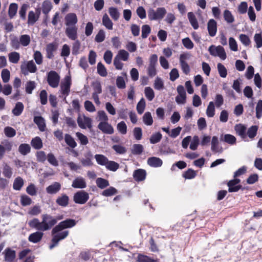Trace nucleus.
<instances>
[{
    "label": "nucleus",
    "instance_id": "obj_1",
    "mask_svg": "<svg viewBox=\"0 0 262 262\" xmlns=\"http://www.w3.org/2000/svg\"><path fill=\"white\" fill-rule=\"evenodd\" d=\"M62 217L56 218L50 214L45 213L41 215V221L34 218L28 222L30 227L40 231H46L51 229Z\"/></svg>",
    "mask_w": 262,
    "mask_h": 262
},
{
    "label": "nucleus",
    "instance_id": "obj_2",
    "mask_svg": "<svg viewBox=\"0 0 262 262\" xmlns=\"http://www.w3.org/2000/svg\"><path fill=\"white\" fill-rule=\"evenodd\" d=\"M94 157L98 164L105 166L109 170L115 171L119 167L118 163L108 160L107 158L103 155L96 154Z\"/></svg>",
    "mask_w": 262,
    "mask_h": 262
},
{
    "label": "nucleus",
    "instance_id": "obj_3",
    "mask_svg": "<svg viewBox=\"0 0 262 262\" xmlns=\"http://www.w3.org/2000/svg\"><path fill=\"white\" fill-rule=\"evenodd\" d=\"M167 11L164 7H158L156 10L150 8L148 10V17L150 20H160L165 16Z\"/></svg>",
    "mask_w": 262,
    "mask_h": 262
},
{
    "label": "nucleus",
    "instance_id": "obj_4",
    "mask_svg": "<svg viewBox=\"0 0 262 262\" xmlns=\"http://www.w3.org/2000/svg\"><path fill=\"white\" fill-rule=\"evenodd\" d=\"M20 70L21 73L26 76L30 73H35L37 71V67L32 60L25 61L21 63L20 65Z\"/></svg>",
    "mask_w": 262,
    "mask_h": 262
},
{
    "label": "nucleus",
    "instance_id": "obj_5",
    "mask_svg": "<svg viewBox=\"0 0 262 262\" xmlns=\"http://www.w3.org/2000/svg\"><path fill=\"white\" fill-rule=\"evenodd\" d=\"M208 51L212 56L218 57L222 60H225L227 57L225 49L221 46L211 45L208 48Z\"/></svg>",
    "mask_w": 262,
    "mask_h": 262
},
{
    "label": "nucleus",
    "instance_id": "obj_6",
    "mask_svg": "<svg viewBox=\"0 0 262 262\" xmlns=\"http://www.w3.org/2000/svg\"><path fill=\"white\" fill-rule=\"evenodd\" d=\"M71 85V78L70 76H66L60 83V91L63 97L66 100V97L69 94Z\"/></svg>",
    "mask_w": 262,
    "mask_h": 262
},
{
    "label": "nucleus",
    "instance_id": "obj_7",
    "mask_svg": "<svg viewBox=\"0 0 262 262\" xmlns=\"http://www.w3.org/2000/svg\"><path fill=\"white\" fill-rule=\"evenodd\" d=\"M60 77L54 71H50L47 75V81L49 85L53 88H57L59 85Z\"/></svg>",
    "mask_w": 262,
    "mask_h": 262
},
{
    "label": "nucleus",
    "instance_id": "obj_8",
    "mask_svg": "<svg viewBox=\"0 0 262 262\" xmlns=\"http://www.w3.org/2000/svg\"><path fill=\"white\" fill-rule=\"evenodd\" d=\"M77 123L79 126L83 129L92 127V119L84 115H79L77 118Z\"/></svg>",
    "mask_w": 262,
    "mask_h": 262
},
{
    "label": "nucleus",
    "instance_id": "obj_9",
    "mask_svg": "<svg viewBox=\"0 0 262 262\" xmlns=\"http://www.w3.org/2000/svg\"><path fill=\"white\" fill-rule=\"evenodd\" d=\"M56 226L52 230V235L54 238L57 240L58 242L64 239L69 235V232L68 230L63 229L62 228H58L56 229Z\"/></svg>",
    "mask_w": 262,
    "mask_h": 262
},
{
    "label": "nucleus",
    "instance_id": "obj_10",
    "mask_svg": "<svg viewBox=\"0 0 262 262\" xmlns=\"http://www.w3.org/2000/svg\"><path fill=\"white\" fill-rule=\"evenodd\" d=\"M89 199V194L84 191H79L73 196L74 201L79 204H85Z\"/></svg>",
    "mask_w": 262,
    "mask_h": 262
},
{
    "label": "nucleus",
    "instance_id": "obj_11",
    "mask_svg": "<svg viewBox=\"0 0 262 262\" xmlns=\"http://www.w3.org/2000/svg\"><path fill=\"white\" fill-rule=\"evenodd\" d=\"M178 96L176 97V101L179 104H184L186 103V94L183 86L180 85L177 87Z\"/></svg>",
    "mask_w": 262,
    "mask_h": 262
},
{
    "label": "nucleus",
    "instance_id": "obj_12",
    "mask_svg": "<svg viewBox=\"0 0 262 262\" xmlns=\"http://www.w3.org/2000/svg\"><path fill=\"white\" fill-rule=\"evenodd\" d=\"M98 128L103 133L111 135L114 132L113 127L108 123V121L105 122H99Z\"/></svg>",
    "mask_w": 262,
    "mask_h": 262
},
{
    "label": "nucleus",
    "instance_id": "obj_13",
    "mask_svg": "<svg viewBox=\"0 0 262 262\" xmlns=\"http://www.w3.org/2000/svg\"><path fill=\"white\" fill-rule=\"evenodd\" d=\"M77 21V17L74 13H68L65 16V24L67 27L76 26Z\"/></svg>",
    "mask_w": 262,
    "mask_h": 262
},
{
    "label": "nucleus",
    "instance_id": "obj_14",
    "mask_svg": "<svg viewBox=\"0 0 262 262\" xmlns=\"http://www.w3.org/2000/svg\"><path fill=\"white\" fill-rule=\"evenodd\" d=\"M76 224V222L75 220L73 219H68L65 221H62L59 223L56 226V229L58 228H62L63 229H66L68 228H72L75 226Z\"/></svg>",
    "mask_w": 262,
    "mask_h": 262
},
{
    "label": "nucleus",
    "instance_id": "obj_15",
    "mask_svg": "<svg viewBox=\"0 0 262 262\" xmlns=\"http://www.w3.org/2000/svg\"><path fill=\"white\" fill-rule=\"evenodd\" d=\"M66 34L69 38L75 40L77 38V28L76 26L67 27Z\"/></svg>",
    "mask_w": 262,
    "mask_h": 262
},
{
    "label": "nucleus",
    "instance_id": "obj_16",
    "mask_svg": "<svg viewBox=\"0 0 262 262\" xmlns=\"http://www.w3.org/2000/svg\"><path fill=\"white\" fill-rule=\"evenodd\" d=\"M72 186L74 188L83 189L86 187V183L84 178L78 177L73 180Z\"/></svg>",
    "mask_w": 262,
    "mask_h": 262
},
{
    "label": "nucleus",
    "instance_id": "obj_17",
    "mask_svg": "<svg viewBox=\"0 0 262 262\" xmlns=\"http://www.w3.org/2000/svg\"><path fill=\"white\" fill-rule=\"evenodd\" d=\"M240 182V180L238 179H234L230 180L228 183V186L229 187L228 191L230 192H237L241 188V186L237 185Z\"/></svg>",
    "mask_w": 262,
    "mask_h": 262
},
{
    "label": "nucleus",
    "instance_id": "obj_18",
    "mask_svg": "<svg viewBox=\"0 0 262 262\" xmlns=\"http://www.w3.org/2000/svg\"><path fill=\"white\" fill-rule=\"evenodd\" d=\"M207 29L210 36H214L217 31L216 22L213 19L209 20L207 24Z\"/></svg>",
    "mask_w": 262,
    "mask_h": 262
},
{
    "label": "nucleus",
    "instance_id": "obj_19",
    "mask_svg": "<svg viewBox=\"0 0 262 262\" xmlns=\"http://www.w3.org/2000/svg\"><path fill=\"white\" fill-rule=\"evenodd\" d=\"M40 13L39 9L36 10V13L31 11L28 14V23L29 24L33 25L38 19Z\"/></svg>",
    "mask_w": 262,
    "mask_h": 262
},
{
    "label": "nucleus",
    "instance_id": "obj_20",
    "mask_svg": "<svg viewBox=\"0 0 262 262\" xmlns=\"http://www.w3.org/2000/svg\"><path fill=\"white\" fill-rule=\"evenodd\" d=\"M43 234L40 231H36L31 234L28 237L29 242L33 243H37L41 241L42 238Z\"/></svg>",
    "mask_w": 262,
    "mask_h": 262
},
{
    "label": "nucleus",
    "instance_id": "obj_21",
    "mask_svg": "<svg viewBox=\"0 0 262 262\" xmlns=\"http://www.w3.org/2000/svg\"><path fill=\"white\" fill-rule=\"evenodd\" d=\"M146 176V171L142 169L136 170L133 173L134 179L136 181H142L145 180Z\"/></svg>",
    "mask_w": 262,
    "mask_h": 262
},
{
    "label": "nucleus",
    "instance_id": "obj_22",
    "mask_svg": "<svg viewBox=\"0 0 262 262\" xmlns=\"http://www.w3.org/2000/svg\"><path fill=\"white\" fill-rule=\"evenodd\" d=\"M187 17L192 28L194 30H197L199 28V25L195 14L192 12H189L187 13Z\"/></svg>",
    "mask_w": 262,
    "mask_h": 262
},
{
    "label": "nucleus",
    "instance_id": "obj_23",
    "mask_svg": "<svg viewBox=\"0 0 262 262\" xmlns=\"http://www.w3.org/2000/svg\"><path fill=\"white\" fill-rule=\"evenodd\" d=\"M61 188V185L58 182H54L46 188V191L49 194H55Z\"/></svg>",
    "mask_w": 262,
    "mask_h": 262
},
{
    "label": "nucleus",
    "instance_id": "obj_24",
    "mask_svg": "<svg viewBox=\"0 0 262 262\" xmlns=\"http://www.w3.org/2000/svg\"><path fill=\"white\" fill-rule=\"evenodd\" d=\"M5 259L7 262H12L15 258V251L10 248H7L4 251Z\"/></svg>",
    "mask_w": 262,
    "mask_h": 262
},
{
    "label": "nucleus",
    "instance_id": "obj_25",
    "mask_svg": "<svg viewBox=\"0 0 262 262\" xmlns=\"http://www.w3.org/2000/svg\"><path fill=\"white\" fill-rule=\"evenodd\" d=\"M147 163L151 167H158L161 166L163 162L159 158L154 157L148 158Z\"/></svg>",
    "mask_w": 262,
    "mask_h": 262
},
{
    "label": "nucleus",
    "instance_id": "obj_26",
    "mask_svg": "<svg viewBox=\"0 0 262 262\" xmlns=\"http://www.w3.org/2000/svg\"><path fill=\"white\" fill-rule=\"evenodd\" d=\"M20 56L19 53L14 51L8 54V58L10 62L17 63L20 60Z\"/></svg>",
    "mask_w": 262,
    "mask_h": 262
},
{
    "label": "nucleus",
    "instance_id": "obj_27",
    "mask_svg": "<svg viewBox=\"0 0 262 262\" xmlns=\"http://www.w3.org/2000/svg\"><path fill=\"white\" fill-rule=\"evenodd\" d=\"M34 122L37 125L38 127L39 128L40 131H44L46 124L45 121L43 118L40 116H36L34 118Z\"/></svg>",
    "mask_w": 262,
    "mask_h": 262
},
{
    "label": "nucleus",
    "instance_id": "obj_28",
    "mask_svg": "<svg viewBox=\"0 0 262 262\" xmlns=\"http://www.w3.org/2000/svg\"><path fill=\"white\" fill-rule=\"evenodd\" d=\"M102 24L108 30H112L113 23L108 16L105 14L102 17Z\"/></svg>",
    "mask_w": 262,
    "mask_h": 262
},
{
    "label": "nucleus",
    "instance_id": "obj_29",
    "mask_svg": "<svg viewBox=\"0 0 262 262\" xmlns=\"http://www.w3.org/2000/svg\"><path fill=\"white\" fill-rule=\"evenodd\" d=\"M24 184V180L20 177H16L14 181L13 188L14 190H20Z\"/></svg>",
    "mask_w": 262,
    "mask_h": 262
},
{
    "label": "nucleus",
    "instance_id": "obj_30",
    "mask_svg": "<svg viewBox=\"0 0 262 262\" xmlns=\"http://www.w3.org/2000/svg\"><path fill=\"white\" fill-rule=\"evenodd\" d=\"M69 197L66 194H62L56 200V203L60 206L66 207L69 203Z\"/></svg>",
    "mask_w": 262,
    "mask_h": 262
},
{
    "label": "nucleus",
    "instance_id": "obj_31",
    "mask_svg": "<svg viewBox=\"0 0 262 262\" xmlns=\"http://www.w3.org/2000/svg\"><path fill=\"white\" fill-rule=\"evenodd\" d=\"M31 147L28 144H21L18 147V151L23 155H26L30 153Z\"/></svg>",
    "mask_w": 262,
    "mask_h": 262
},
{
    "label": "nucleus",
    "instance_id": "obj_32",
    "mask_svg": "<svg viewBox=\"0 0 262 262\" xmlns=\"http://www.w3.org/2000/svg\"><path fill=\"white\" fill-rule=\"evenodd\" d=\"M31 144L34 148L36 149H40L42 147V141L38 137H36L32 139L31 142Z\"/></svg>",
    "mask_w": 262,
    "mask_h": 262
},
{
    "label": "nucleus",
    "instance_id": "obj_33",
    "mask_svg": "<svg viewBox=\"0 0 262 262\" xmlns=\"http://www.w3.org/2000/svg\"><path fill=\"white\" fill-rule=\"evenodd\" d=\"M144 123L147 125L150 126L153 123V119L150 112H146L142 117Z\"/></svg>",
    "mask_w": 262,
    "mask_h": 262
},
{
    "label": "nucleus",
    "instance_id": "obj_34",
    "mask_svg": "<svg viewBox=\"0 0 262 262\" xmlns=\"http://www.w3.org/2000/svg\"><path fill=\"white\" fill-rule=\"evenodd\" d=\"M24 105L20 102H18L15 104V107L12 110L13 114L16 116H19L24 110Z\"/></svg>",
    "mask_w": 262,
    "mask_h": 262
},
{
    "label": "nucleus",
    "instance_id": "obj_35",
    "mask_svg": "<svg viewBox=\"0 0 262 262\" xmlns=\"http://www.w3.org/2000/svg\"><path fill=\"white\" fill-rule=\"evenodd\" d=\"M3 174L5 177L10 179L13 174L12 168L8 164H5L3 169Z\"/></svg>",
    "mask_w": 262,
    "mask_h": 262
},
{
    "label": "nucleus",
    "instance_id": "obj_36",
    "mask_svg": "<svg viewBox=\"0 0 262 262\" xmlns=\"http://www.w3.org/2000/svg\"><path fill=\"white\" fill-rule=\"evenodd\" d=\"M19 42L20 45L23 47L28 46L31 41V38L29 35L25 34L20 36L19 38Z\"/></svg>",
    "mask_w": 262,
    "mask_h": 262
},
{
    "label": "nucleus",
    "instance_id": "obj_37",
    "mask_svg": "<svg viewBox=\"0 0 262 262\" xmlns=\"http://www.w3.org/2000/svg\"><path fill=\"white\" fill-rule=\"evenodd\" d=\"M129 53L125 50H120L116 57L123 61H127L129 58Z\"/></svg>",
    "mask_w": 262,
    "mask_h": 262
},
{
    "label": "nucleus",
    "instance_id": "obj_38",
    "mask_svg": "<svg viewBox=\"0 0 262 262\" xmlns=\"http://www.w3.org/2000/svg\"><path fill=\"white\" fill-rule=\"evenodd\" d=\"M154 86L157 90L161 91L163 90L164 85L163 80L161 78L157 77L154 81Z\"/></svg>",
    "mask_w": 262,
    "mask_h": 262
},
{
    "label": "nucleus",
    "instance_id": "obj_39",
    "mask_svg": "<svg viewBox=\"0 0 262 262\" xmlns=\"http://www.w3.org/2000/svg\"><path fill=\"white\" fill-rule=\"evenodd\" d=\"M105 39V32L102 30L100 29L98 32L95 37V41L96 42L100 43L103 42Z\"/></svg>",
    "mask_w": 262,
    "mask_h": 262
},
{
    "label": "nucleus",
    "instance_id": "obj_40",
    "mask_svg": "<svg viewBox=\"0 0 262 262\" xmlns=\"http://www.w3.org/2000/svg\"><path fill=\"white\" fill-rule=\"evenodd\" d=\"M41 212V210L40 207L39 205H35L29 209L28 213L32 216H37Z\"/></svg>",
    "mask_w": 262,
    "mask_h": 262
},
{
    "label": "nucleus",
    "instance_id": "obj_41",
    "mask_svg": "<svg viewBox=\"0 0 262 262\" xmlns=\"http://www.w3.org/2000/svg\"><path fill=\"white\" fill-rule=\"evenodd\" d=\"M246 127L242 124H238L235 126L236 133L243 138L246 137Z\"/></svg>",
    "mask_w": 262,
    "mask_h": 262
},
{
    "label": "nucleus",
    "instance_id": "obj_42",
    "mask_svg": "<svg viewBox=\"0 0 262 262\" xmlns=\"http://www.w3.org/2000/svg\"><path fill=\"white\" fill-rule=\"evenodd\" d=\"M145 97L149 101H151L155 97L154 90L150 87H146L144 90Z\"/></svg>",
    "mask_w": 262,
    "mask_h": 262
},
{
    "label": "nucleus",
    "instance_id": "obj_43",
    "mask_svg": "<svg viewBox=\"0 0 262 262\" xmlns=\"http://www.w3.org/2000/svg\"><path fill=\"white\" fill-rule=\"evenodd\" d=\"M97 186L103 189L109 185L108 181L104 179L99 178L96 181Z\"/></svg>",
    "mask_w": 262,
    "mask_h": 262
},
{
    "label": "nucleus",
    "instance_id": "obj_44",
    "mask_svg": "<svg viewBox=\"0 0 262 262\" xmlns=\"http://www.w3.org/2000/svg\"><path fill=\"white\" fill-rule=\"evenodd\" d=\"M52 8V4L50 1H45L42 4V12L47 14L51 11Z\"/></svg>",
    "mask_w": 262,
    "mask_h": 262
},
{
    "label": "nucleus",
    "instance_id": "obj_45",
    "mask_svg": "<svg viewBox=\"0 0 262 262\" xmlns=\"http://www.w3.org/2000/svg\"><path fill=\"white\" fill-rule=\"evenodd\" d=\"M98 73L102 77H105L107 72L104 66L101 62H98L97 66Z\"/></svg>",
    "mask_w": 262,
    "mask_h": 262
},
{
    "label": "nucleus",
    "instance_id": "obj_46",
    "mask_svg": "<svg viewBox=\"0 0 262 262\" xmlns=\"http://www.w3.org/2000/svg\"><path fill=\"white\" fill-rule=\"evenodd\" d=\"M215 107L214 102L211 101L209 103L206 110V115L208 117H212L214 115Z\"/></svg>",
    "mask_w": 262,
    "mask_h": 262
},
{
    "label": "nucleus",
    "instance_id": "obj_47",
    "mask_svg": "<svg viewBox=\"0 0 262 262\" xmlns=\"http://www.w3.org/2000/svg\"><path fill=\"white\" fill-rule=\"evenodd\" d=\"M108 12L111 17L114 20H117L120 16V14L117 8L110 7L108 9Z\"/></svg>",
    "mask_w": 262,
    "mask_h": 262
},
{
    "label": "nucleus",
    "instance_id": "obj_48",
    "mask_svg": "<svg viewBox=\"0 0 262 262\" xmlns=\"http://www.w3.org/2000/svg\"><path fill=\"white\" fill-rule=\"evenodd\" d=\"M162 137V134L159 132L153 134L150 138V142L151 144L157 143L161 140Z\"/></svg>",
    "mask_w": 262,
    "mask_h": 262
},
{
    "label": "nucleus",
    "instance_id": "obj_49",
    "mask_svg": "<svg viewBox=\"0 0 262 262\" xmlns=\"http://www.w3.org/2000/svg\"><path fill=\"white\" fill-rule=\"evenodd\" d=\"M64 140L66 143L71 147L75 148L77 146V143L74 139L69 134L65 135Z\"/></svg>",
    "mask_w": 262,
    "mask_h": 262
},
{
    "label": "nucleus",
    "instance_id": "obj_50",
    "mask_svg": "<svg viewBox=\"0 0 262 262\" xmlns=\"http://www.w3.org/2000/svg\"><path fill=\"white\" fill-rule=\"evenodd\" d=\"M117 129L118 131L122 135L127 133V125L124 121H121L117 124Z\"/></svg>",
    "mask_w": 262,
    "mask_h": 262
},
{
    "label": "nucleus",
    "instance_id": "obj_51",
    "mask_svg": "<svg viewBox=\"0 0 262 262\" xmlns=\"http://www.w3.org/2000/svg\"><path fill=\"white\" fill-rule=\"evenodd\" d=\"M217 70L220 76L221 77L225 78L227 75V71L225 67L221 63H219L217 65Z\"/></svg>",
    "mask_w": 262,
    "mask_h": 262
},
{
    "label": "nucleus",
    "instance_id": "obj_52",
    "mask_svg": "<svg viewBox=\"0 0 262 262\" xmlns=\"http://www.w3.org/2000/svg\"><path fill=\"white\" fill-rule=\"evenodd\" d=\"M18 8V6L15 3H12L10 5L9 8L8 14L10 18H12L15 15Z\"/></svg>",
    "mask_w": 262,
    "mask_h": 262
},
{
    "label": "nucleus",
    "instance_id": "obj_53",
    "mask_svg": "<svg viewBox=\"0 0 262 262\" xmlns=\"http://www.w3.org/2000/svg\"><path fill=\"white\" fill-rule=\"evenodd\" d=\"M132 152L134 155H140L143 150V146L141 144H135L132 148Z\"/></svg>",
    "mask_w": 262,
    "mask_h": 262
},
{
    "label": "nucleus",
    "instance_id": "obj_54",
    "mask_svg": "<svg viewBox=\"0 0 262 262\" xmlns=\"http://www.w3.org/2000/svg\"><path fill=\"white\" fill-rule=\"evenodd\" d=\"M1 77L4 83L8 82L10 77V71L7 69H3L1 72Z\"/></svg>",
    "mask_w": 262,
    "mask_h": 262
},
{
    "label": "nucleus",
    "instance_id": "obj_55",
    "mask_svg": "<svg viewBox=\"0 0 262 262\" xmlns=\"http://www.w3.org/2000/svg\"><path fill=\"white\" fill-rule=\"evenodd\" d=\"M97 116L100 122H105L108 121V116L104 111H99L97 112Z\"/></svg>",
    "mask_w": 262,
    "mask_h": 262
},
{
    "label": "nucleus",
    "instance_id": "obj_56",
    "mask_svg": "<svg viewBox=\"0 0 262 262\" xmlns=\"http://www.w3.org/2000/svg\"><path fill=\"white\" fill-rule=\"evenodd\" d=\"M142 37L143 38H146L147 37L148 35L150 34L151 32V28L150 26L148 25H144L142 27Z\"/></svg>",
    "mask_w": 262,
    "mask_h": 262
},
{
    "label": "nucleus",
    "instance_id": "obj_57",
    "mask_svg": "<svg viewBox=\"0 0 262 262\" xmlns=\"http://www.w3.org/2000/svg\"><path fill=\"white\" fill-rule=\"evenodd\" d=\"M229 46L231 51L234 52L238 51L237 43L233 37H231L229 38Z\"/></svg>",
    "mask_w": 262,
    "mask_h": 262
},
{
    "label": "nucleus",
    "instance_id": "obj_58",
    "mask_svg": "<svg viewBox=\"0 0 262 262\" xmlns=\"http://www.w3.org/2000/svg\"><path fill=\"white\" fill-rule=\"evenodd\" d=\"M145 101L144 98L141 99L137 105V111L139 114H142L145 107Z\"/></svg>",
    "mask_w": 262,
    "mask_h": 262
},
{
    "label": "nucleus",
    "instance_id": "obj_59",
    "mask_svg": "<svg viewBox=\"0 0 262 262\" xmlns=\"http://www.w3.org/2000/svg\"><path fill=\"white\" fill-rule=\"evenodd\" d=\"M224 17L225 20L228 23H232L234 21V18L230 11L226 10L224 12Z\"/></svg>",
    "mask_w": 262,
    "mask_h": 262
},
{
    "label": "nucleus",
    "instance_id": "obj_60",
    "mask_svg": "<svg viewBox=\"0 0 262 262\" xmlns=\"http://www.w3.org/2000/svg\"><path fill=\"white\" fill-rule=\"evenodd\" d=\"M223 140L229 144H234L236 142V138L235 137L230 134H226L224 136Z\"/></svg>",
    "mask_w": 262,
    "mask_h": 262
},
{
    "label": "nucleus",
    "instance_id": "obj_61",
    "mask_svg": "<svg viewBox=\"0 0 262 262\" xmlns=\"http://www.w3.org/2000/svg\"><path fill=\"white\" fill-rule=\"evenodd\" d=\"M36 83L34 81H29L26 84V92L28 94H32V91L35 89Z\"/></svg>",
    "mask_w": 262,
    "mask_h": 262
},
{
    "label": "nucleus",
    "instance_id": "obj_62",
    "mask_svg": "<svg viewBox=\"0 0 262 262\" xmlns=\"http://www.w3.org/2000/svg\"><path fill=\"white\" fill-rule=\"evenodd\" d=\"M182 42L183 46L188 50L192 49L194 47L193 43L188 37L183 39Z\"/></svg>",
    "mask_w": 262,
    "mask_h": 262
},
{
    "label": "nucleus",
    "instance_id": "obj_63",
    "mask_svg": "<svg viewBox=\"0 0 262 262\" xmlns=\"http://www.w3.org/2000/svg\"><path fill=\"white\" fill-rule=\"evenodd\" d=\"M94 30V25L92 23L88 22L85 27V35L86 36H90L93 33Z\"/></svg>",
    "mask_w": 262,
    "mask_h": 262
},
{
    "label": "nucleus",
    "instance_id": "obj_64",
    "mask_svg": "<svg viewBox=\"0 0 262 262\" xmlns=\"http://www.w3.org/2000/svg\"><path fill=\"white\" fill-rule=\"evenodd\" d=\"M138 262H155L154 259L144 255L140 254L138 256Z\"/></svg>",
    "mask_w": 262,
    "mask_h": 262
}]
</instances>
